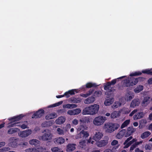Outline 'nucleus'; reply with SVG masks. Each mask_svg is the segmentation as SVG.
Masks as SVG:
<instances>
[{
  "instance_id": "nucleus-51",
  "label": "nucleus",
  "mask_w": 152,
  "mask_h": 152,
  "mask_svg": "<svg viewBox=\"0 0 152 152\" xmlns=\"http://www.w3.org/2000/svg\"><path fill=\"white\" fill-rule=\"evenodd\" d=\"M118 141L116 140H113L111 143V145H112L114 146L116 145H118Z\"/></svg>"
},
{
  "instance_id": "nucleus-64",
  "label": "nucleus",
  "mask_w": 152,
  "mask_h": 152,
  "mask_svg": "<svg viewBox=\"0 0 152 152\" xmlns=\"http://www.w3.org/2000/svg\"><path fill=\"white\" fill-rule=\"evenodd\" d=\"M42 150H43V148L41 147H39L37 148V149H36V152H41Z\"/></svg>"
},
{
  "instance_id": "nucleus-43",
  "label": "nucleus",
  "mask_w": 152,
  "mask_h": 152,
  "mask_svg": "<svg viewBox=\"0 0 152 152\" xmlns=\"http://www.w3.org/2000/svg\"><path fill=\"white\" fill-rule=\"evenodd\" d=\"M102 92L100 91H95L93 94V96L95 97H99L102 95Z\"/></svg>"
},
{
  "instance_id": "nucleus-3",
  "label": "nucleus",
  "mask_w": 152,
  "mask_h": 152,
  "mask_svg": "<svg viewBox=\"0 0 152 152\" xmlns=\"http://www.w3.org/2000/svg\"><path fill=\"white\" fill-rule=\"evenodd\" d=\"M44 134L40 136V137L43 141H47L50 140L52 138L53 134L51 133V131L49 129H45L43 132Z\"/></svg>"
},
{
  "instance_id": "nucleus-60",
  "label": "nucleus",
  "mask_w": 152,
  "mask_h": 152,
  "mask_svg": "<svg viewBox=\"0 0 152 152\" xmlns=\"http://www.w3.org/2000/svg\"><path fill=\"white\" fill-rule=\"evenodd\" d=\"M2 148L4 152L8 151L10 149V148L8 147H4Z\"/></svg>"
},
{
  "instance_id": "nucleus-5",
  "label": "nucleus",
  "mask_w": 152,
  "mask_h": 152,
  "mask_svg": "<svg viewBox=\"0 0 152 152\" xmlns=\"http://www.w3.org/2000/svg\"><path fill=\"white\" fill-rule=\"evenodd\" d=\"M79 121L80 125L78 126L77 130L78 131H82L87 130L88 126L86 121L80 119Z\"/></svg>"
},
{
  "instance_id": "nucleus-57",
  "label": "nucleus",
  "mask_w": 152,
  "mask_h": 152,
  "mask_svg": "<svg viewBox=\"0 0 152 152\" xmlns=\"http://www.w3.org/2000/svg\"><path fill=\"white\" fill-rule=\"evenodd\" d=\"M145 148L146 150H150L151 149V147L150 145L148 144H146L145 146Z\"/></svg>"
},
{
  "instance_id": "nucleus-32",
  "label": "nucleus",
  "mask_w": 152,
  "mask_h": 152,
  "mask_svg": "<svg viewBox=\"0 0 152 152\" xmlns=\"http://www.w3.org/2000/svg\"><path fill=\"white\" fill-rule=\"evenodd\" d=\"M151 134V133L149 131H146L142 133L140 137L142 139L147 137Z\"/></svg>"
},
{
  "instance_id": "nucleus-44",
  "label": "nucleus",
  "mask_w": 152,
  "mask_h": 152,
  "mask_svg": "<svg viewBox=\"0 0 152 152\" xmlns=\"http://www.w3.org/2000/svg\"><path fill=\"white\" fill-rule=\"evenodd\" d=\"M118 113L117 111H114L111 114V118H115L118 116Z\"/></svg>"
},
{
  "instance_id": "nucleus-49",
  "label": "nucleus",
  "mask_w": 152,
  "mask_h": 152,
  "mask_svg": "<svg viewBox=\"0 0 152 152\" xmlns=\"http://www.w3.org/2000/svg\"><path fill=\"white\" fill-rule=\"evenodd\" d=\"M133 98V96L129 94L126 97V99L127 101H130Z\"/></svg>"
},
{
  "instance_id": "nucleus-58",
  "label": "nucleus",
  "mask_w": 152,
  "mask_h": 152,
  "mask_svg": "<svg viewBox=\"0 0 152 152\" xmlns=\"http://www.w3.org/2000/svg\"><path fill=\"white\" fill-rule=\"evenodd\" d=\"M137 145L135 143L133 144L132 145L130 148V150L132 151L134 150V148H135L136 147Z\"/></svg>"
},
{
  "instance_id": "nucleus-63",
  "label": "nucleus",
  "mask_w": 152,
  "mask_h": 152,
  "mask_svg": "<svg viewBox=\"0 0 152 152\" xmlns=\"http://www.w3.org/2000/svg\"><path fill=\"white\" fill-rule=\"evenodd\" d=\"M80 96L84 98L87 97L88 96L87 93L86 94H80Z\"/></svg>"
},
{
  "instance_id": "nucleus-53",
  "label": "nucleus",
  "mask_w": 152,
  "mask_h": 152,
  "mask_svg": "<svg viewBox=\"0 0 152 152\" xmlns=\"http://www.w3.org/2000/svg\"><path fill=\"white\" fill-rule=\"evenodd\" d=\"M94 89H90L87 92V93L88 95V96H90V95H91L92 93L94 91Z\"/></svg>"
},
{
  "instance_id": "nucleus-1",
  "label": "nucleus",
  "mask_w": 152,
  "mask_h": 152,
  "mask_svg": "<svg viewBox=\"0 0 152 152\" xmlns=\"http://www.w3.org/2000/svg\"><path fill=\"white\" fill-rule=\"evenodd\" d=\"M99 105L95 104L85 107L83 110V115H94L98 112Z\"/></svg>"
},
{
  "instance_id": "nucleus-24",
  "label": "nucleus",
  "mask_w": 152,
  "mask_h": 152,
  "mask_svg": "<svg viewBox=\"0 0 152 152\" xmlns=\"http://www.w3.org/2000/svg\"><path fill=\"white\" fill-rule=\"evenodd\" d=\"M123 85L124 86L126 87H130L131 86H132L129 78H128L127 79H126L124 80L123 83Z\"/></svg>"
},
{
  "instance_id": "nucleus-9",
  "label": "nucleus",
  "mask_w": 152,
  "mask_h": 152,
  "mask_svg": "<svg viewBox=\"0 0 152 152\" xmlns=\"http://www.w3.org/2000/svg\"><path fill=\"white\" fill-rule=\"evenodd\" d=\"M31 132L32 131L31 130H27L21 132L19 135L22 137H26L31 134Z\"/></svg>"
},
{
  "instance_id": "nucleus-33",
  "label": "nucleus",
  "mask_w": 152,
  "mask_h": 152,
  "mask_svg": "<svg viewBox=\"0 0 152 152\" xmlns=\"http://www.w3.org/2000/svg\"><path fill=\"white\" fill-rule=\"evenodd\" d=\"M143 89V86L142 85H139L134 89V91L135 93H139Z\"/></svg>"
},
{
  "instance_id": "nucleus-23",
  "label": "nucleus",
  "mask_w": 152,
  "mask_h": 152,
  "mask_svg": "<svg viewBox=\"0 0 152 152\" xmlns=\"http://www.w3.org/2000/svg\"><path fill=\"white\" fill-rule=\"evenodd\" d=\"M143 117V113L142 112H138L136 113L134 116L133 119L134 120L140 119Z\"/></svg>"
},
{
  "instance_id": "nucleus-18",
  "label": "nucleus",
  "mask_w": 152,
  "mask_h": 152,
  "mask_svg": "<svg viewBox=\"0 0 152 152\" xmlns=\"http://www.w3.org/2000/svg\"><path fill=\"white\" fill-rule=\"evenodd\" d=\"M29 143L31 145H34L36 146H38L40 145L39 141L35 139L30 140Z\"/></svg>"
},
{
  "instance_id": "nucleus-19",
  "label": "nucleus",
  "mask_w": 152,
  "mask_h": 152,
  "mask_svg": "<svg viewBox=\"0 0 152 152\" xmlns=\"http://www.w3.org/2000/svg\"><path fill=\"white\" fill-rule=\"evenodd\" d=\"M57 117V115L55 113H52L50 114L47 115L45 117V118L46 120H49L51 119L56 118Z\"/></svg>"
},
{
  "instance_id": "nucleus-14",
  "label": "nucleus",
  "mask_w": 152,
  "mask_h": 152,
  "mask_svg": "<svg viewBox=\"0 0 152 152\" xmlns=\"http://www.w3.org/2000/svg\"><path fill=\"white\" fill-rule=\"evenodd\" d=\"M65 139L62 137H57L54 139V142L57 144H61L65 142Z\"/></svg>"
},
{
  "instance_id": "nucleus-54",
  "label": "nucleus",
  "mask_w": 152,
  "mask_h": 152,
  "mask_svg": "<svg viewBox=\"0 0 152 152\" xmlns=\"http://www.w3.org/2000/svg\"><path fill=\"white\" fill-rule=\"evenodd\" d=\"M132 136H130L129 137L127 138L124 143V145H125V144L127 143V142H128L130 140L132 139Z\"/></svg>"
},
{
  "instance_id": "nucleus-48",
  "label": "nucleus",
  "mask_w": 152,
  "mask_h": 152,
  "mask_svg": "<svg viewBox=\"0 0 152 152\" xmlns=\"http://www.w3.org/2000/svg\"><path fill=\"white\" fill-rule=\"evenodd\" d=\"M20 124H19V126H18L20 127L23 129H25L26 128H27L28 127L27 125H26L24 124H20L21 123L20 122Z\"/></svg>"
},
{
  "instance_id": "nucleus-21",
  "label": "nucleus",
  "mask_w": 152,
  "mask_h": 152,
  "mask_svg": "<svg viewBox=\"0 0 152 152\" xmlns=\"http://www.w3.org/2000/svg\"><path fill=\"white\" fill-rule=\"evenodd\" d=\"M69 100L73 103H77L81 102L82 99L79 97H71L69 98Z\"/></svg>"
},
{
  "instance_id": "nucleus-6",
  "label": "nucleus",
  "mask_w": 152,
  "mask_h": 152,
  "mask_svg": "<svg viewBox=\"0 0 152 152\" xmlns=\"http://www.w3.org/2000/svg\"><path fill=\"white\" fill-rule=\"evenodd\" d=\"M45 113L44 110L42 109H40L34 113L32 115V118H38L43 116Z\"/></svg>"
},
{
  "instance_id": "nucleus-61",
  "label": "nucleus",
  "mask_w": 152,
  "mask_h": 152,
  "mask_svg": "<svg viewBox=\"0 0 152 152\" xmlns=\"http://www.w3.org/2000/svg\"><path fill=\"white\" fill-rule=\"evenodd\" d=\"M137 109L134 110L129 114V116H132L134 113L137 112Z\"/></svg>"
},
{
  "instance_id": "nucleus-36",
  "label": "nucleus",
  "mask_w": 152,
  "mask_h": 152,
  "mask_svg": "<svg viewBox=\"0 0 152 152\" xmlns=\"http://www.w3.org/2000/svg\"><path fill=\"white\" fill-rule=\"evenodd\" d=\"M77 105L74 104H68L65 105H64L63 107L64 108H74L77 107Z\"/></svg>"
},
{
  "instance_id": "nucleus-39",
  "label": "nucleus",
  "mask_w": 152,
  "mask_h": 152,
  "mask_svg": "<svg viewBox=\"0 0 152 152\" xmlns=\"http://www.w3.org/2000/svg\"><path fill=\"white\" fill-rule=\"evenodd\" d=\"M63 102L62 101H60L55 104H53L50 105L48 107H56L58 106L61 104Z\"/></svg>"
},
{
  "instance_id": "nucleus-56",
  "label": "nucleus",
  "mask_w": 152,
  "mask_h": 152,
  "mask_svg": "<svg viewBox=\"0 0 152 152\" xmlns=\"http://www.w3.org/2000/svg\"><path fill=\"white\" fill-rule=\"evenodd\" d=\"M67 113L68 114L70 115H75L74 110H69Z\"/></svg>"
},
{
  "instance_id": "nucleus-20",
  "label": "nucleus",
  "mask_w": 152,
  "mask_h": 152,
  "mask_svg": "<svg viewBox=\"0 0 152 152\" xmlns=\"http://www.w3.org/2000/svg\"><path fill=\"white\" fill-rule=\"evenodd\" d=\"M126 130L125 129H123L120 131L116 135V137L118 139L121 138L124 136H125Z\"/></svg>"
},
{
  "instance_id": "nucleus-45",
  "label": "nucleus",
  "mask_w": 152,
  "mask_h": 152,
  "mask_svg": "<svg viewBox=\"0 0 152 152\" xmlns=\"http://www.w3.org/2000/svg\"><path fill=\"white\" fill-rule=\"evenodd\" d=\"M70 95H74L75 93H77L78 92V90L76 89H72L68 91Z\"/></svg>"
},
{
  "instance_id": "nucleus-13",
  "label": "nucleus",
  "mask_w": 152,
  "mask_h": 152,
  "mask_svg": "<svg viewBox=\"0 0 152 152\" xmlns=\"http://www.w3.org/2000/svg\"><path fill=\"white\" fill-rule=\"evenodd\" d=\"M108 141L107 140H100L96 142V145L99 147H102L106 145L108 143Z\"/></svg>"
},
{
  "instance_id": "nucleus-46",
  "label": "nucleus",
  "mask_w": 152,
  "mask_h": 152,
  "mask_svg": "<svg viewBox=\"0 0 152 152\" xmlns=\"http://www.w3.org/2000/svg\"><path fill=\"white\" fill-rule=\"evenodd\" d=\"M25 151L26 152H36V149L30 148L26 149Z\"/></svg>"
},
{
  "instance_id": "nucleus-34",
  "label": "nucleus",
  "mask_w": 152,
  "mask_h": 152,
  "mask_svg": "<svg viewBox=\"0 0 152 152\" xmlns=\"http://www.w3.org/2000/svg\"><path fill=\"white\" fill-rule=\"evenodd\" d=\"M137 140L136 139H133L131 141L128 142H127L125 145L124 147V148H128L132 144L134 143V142H136Z\"/></svg>"
},
{
  "instance_id": "nucleus-26",
  "label": "nucleus",
  "mask_w": 152,
  "mask_h": 152,
  "mask_svg": "<svg viewBox=\"0 0 152 152\" xmlns=\"http://www.w3.org/2000/svg\"><path fill=\"white\" fill-rule=\"evenodd\" d=\"M114 101V99L111 98L106 99L104 103V105L106 106H109L111 105Z\"/></svg>"
},
{
  "instance_id": "nucleus-50",
  "label": "nucleus",
  "mask_w": 152,
  "mask_h": 152,
  "mask_svg": "<svg viewBox=\"0 0 152 152\" xmlns=\"http://www.w3.org/2000/svg\"><path fill=\"white\" fill-rule=\"evenodd\" d=\"M57 131L58 134H64V132L63 130L60 128H58L57 129Z\"/></svg>"
},
{
  "instance_id": "nucleus-41",
  "label": "nucleus",
  "mask_w": 152,
  "mask_h": 152,
  "mask_svg": "<svg viewBox=\"0 0 152 152\" xmlns=\"http://www.w3.org/2000/svg\"><path fill=\"white\" fill-rule=\"evenodd\" d=\"M142 74V72L140 71L135 72L131 73L129 76L131 77L135 76L140 75Z\"/></svg>"
},
{
  "instance_id": "nucleus-22",
  "label": "nucleus",
  "mask_w": 152,
  "mask_h": 152,
  "mask_svg": "<svg viewBox=\"0 0 152 152\" xmlns=\"http://www.w3.org/2000/svg\"><path fill=\"white\" fill-rule=\"evenodd\" d=\"M83 135V136L84 137H87L89 135V134L88 132L85 131H81L79 134L77 135V137L81 138V135Z\"/></svg>"
},
{
  "instance_id": "nucleus-4",
  "label": "nucleus",
  "mask_w": 152,
  "mask_h": 152,
  "mask_svg": "<svg viewBox=\"0 0 152 152\" xmlns=\"http://www.w3.org/2000/svg\"><path fill=\"white\" fill-rule=\"evenodd\" d=\"M106 119V118L105 117L99 116L94 118L93 123L96 126H100L103 124Z\"/></svg>"
},
{
  "instance_id": "nucleus-42",
  "label": "nucleus",
  "mask_w": 152,
  "mask_h": 152,
  "mask_svg": "<svg viewBox=\"0 0 152 152\" xmlns=\"http://www.w3.org/2000/svg\"><path fill=\"white\" fill-rule=\"evenodd\" d=\"M121 105V103L119 102L116 101L115 102L114 104L112 106V107L115 109L117 108L120 106Z\"/></svg>"
},
{
  "instance_id": "nucleus-55",
  "label": "nucleus",
  "mask_w": 152,
  "mask_h": 152,
  "mask_svg": "<svg viewBox=\"0 0 152 152\" xmlns=\"http://www.w3.org/2000/svg\"><path fill=\"white\" fill-rule=\"evenodd\" d=\"M78 123V121L76 119H74L72 121V124L75 125H77Z\"/></svg>"
},
{
  "instance_id": "nucleus-15",
  "label": "nucleus",
  "mask_w": 152,
  "mask_h": 152,
  "mask_svg": "<svg viewBox=\"0 0 152 152\" xmlns=\"http://www.w3.org/2000/svg\"><path fill=\"white\" fill-rule=\"evenodd\" d=\"M103 136V134L100 132H96L93 136V139L97 141L100 140Z\"/></svg>"
},
{
  "instance_id": "nucleus-2",
  "label": "nucleus",
  "mask_w": 152,
  "mask_h": 152,
  "mask_svg": "<svg viewBox=\"0 0 152 152\" xmlns=\"http://www.w3.org/2000/svg\"><path fill=\"white\" fill-rule=\"evenodd\" d=\"M119 127L120 125L118 124L113 123H107L104 124V126L105 132L108 133L113 132Z\"/></svg>"
},
{
  "instance_id": "nucleus-38",
  "label": "nucleus",
  "mask_w": 152,
  "mask_h": 152,
  "mask_svg": "<svg viewBox=\"0 0 152 152\" xmlns=\"http://www.w3.org/2000/svg\"><path fill=\"white\" fill-rule=\"evenodd\" d=\"M97 86L95 83L91 82L88 83L86 85V88H90L94 87H96Z\"/></svg>"
},
{
  "instance_id": "nucleus-8",
  "label": "nucleus",
  "mask_w": 152,
  "mask_h": 152,
  "mask_svg": "<svg viewBox=\"0 0 152 152\" xmlns=\"http://www.w3.org/2000/svg\"><path fill=\"white\" fill-rule=\"evenodd\" d=\"M140 103V102L139 99H134L130 104V107L131 108H135L137 106H138Z\"/></svg>"
},
{
  "instance_id": "nucleus-27",
  "label": "nucleus",
  "mask_w": 152,
  "mask_h": 152,
  "mask_svg": "<svg viewBox=\"0 0 152 152\" xmlns=\"http://www.w3.org/2000/svg\"><path fill=\"white\" fill-rule=\"evenodd\" d=\"M11 122L9 123L8 124V126H7V127L8 128H11L12 127H13L15 126H19V124H20V122H17V123H13L14 122H13V121H10Z\"/></svg>"
},
{
  "instance_id": "nucleus-47",
  "label": "nucleus",
  "mask_w": 152,
  "mask_h": 152,
  "mask_svg": "<svg viewBox=\"0 0 152 152\" xmlns=\"http://www.w3.org/2000/svg\"><path fill=\"white\" fill-rule=\"evenodd\" d=\"M74 115H77L80 113L81 112V110L79 108L73 110Z\"/></svg>"
},
{
  "instance_id": "nucleus-29",
  "label": "nucleus",
  "mask_w": 152,
  "mask_h": 152,
  "mask_svg": "<svg viewBox=\"0 0 152 152\" xmlns=\"http://www.w3.org/2000/svg\"><path fill=\"white\" fill-rule=\"evenodd\" d=\"M151 99H152L150 98V97L149 96H145L142 102V103L148 104L150 103V101Z\"/></svg>"
},
{
  "instance_id": "nucleus-31",
  "label": "nucleus",
  "mask_w": 152,
  "mask_h": 152,
  "mask_svg": "<svg viewBox=\"0 0 152 152\" xmlns=\"http://www.w3.org/2000/svg\"><path fill=\"white\" fill-rule=\"evenodd\" d=\"M20 130V129L17 128L10 129L7 131V133L9 134H12L15 133Z\"/></svg>"
},
{
  "instance_id": "nucleus-11",
  "label": "nucleus",
  "mask_w": 152,
  "mask_h": 152,
  "mask_svg": "<svg viewBox=\"0 0 152 152\" xmlns=\"http://www.w3.org/2000/svg\"><path fill=\"white\" fill-rule=\"evenodd\" d=\"M24 115L22 114H20L17 116H14L12 117L8 118L9 121H13V122H15L20 120L22 118Z\"/></svg>"
},
{
  "instance_id": "nucleus-40",
  "label": "nucleus",
  "mask_w": 152,
  "mask_h": 152,
  "mask_svg": "<svg viewBox=\"0 0 152 152\" xmlns=\"http://www.w3.org/2000/svg\"><path fill=\"white\" fill-rule=\"evenodd\" d=\"M130 122V120H127L124 121L121 126V128L122 129L126 126L129 124Z\"/></svg>"
},
{
  "instance_id": "nucleus-28",
  "label": "nucleus",
  "mask_w": 152,
  "mask_h": 152,
  "mask_svg": "<svg viewBox=\"0 0 152 152\" xmlns=\"http://www.w3.org/2000/svg\"><path fill=\"white\" fill-rule=\"evenodd\" d=\"M111 85L110 82H107L106 84L104 85V90L108 91L110 92L112 91V88H111Z\"/></svg>"
},
{
  "instance_id": "nucleus-25",
  "label": "nucleus",
  "mask_w": 152,
  "mask_h": 152,
  "mask_svg": "<svg viewBox=\"0 0 152 152\" xmlns=\"http://www.w3.org/2000/svg\"><path fill=\"white\" fill-rule=\"evenodd\" d=\"M65 121V119L63 117H59L58 119H56V122L57 124H61L63 123Z\"/></svg>"
},
{
  "instance_id": "nucleus-7",
  "label": "nucleus",
  "mask_w": 152,
  "mask_h": 152,
  "mask_svg": "<svg viewBox=\"0 0 152 152\" xmlns=\"http://www.w3.org/2000/svg\"><path fill=\"white\" fill-rule=\"evenodd\" d=\"M135 131V129L132 126L128 128L125 134V137H127L131 135Z\"/></svg>"
},
{
  "instance_id": "nucleus-10",
  "label": "nucleus",
  "mask_w": 152,
  "mask_h": 152,
  "mask_svg": "<svg viewBox=\"0 0 152 152\" xmlns=\"http://www.w3.org/2000/svg\"><path fill=\"white\" fill-rule=\"evenodd\" d=\"M11 142L10 143V145L12 148L16 147L18 145V140L14 137H12L10 139Z\"/></svg>"
},
{
  "instance_id": "nucleus-35",
  "label": "nucleus",
  "mask_w": 152,
  "mask_h": 152,
  "mask_svg": "<svg viewBox=\"0 0 152 152\" xmlns=\"http://www.w3.org/2000/svg\"><path fill=\"white\" fill-rule=\"evenodd\" d=\"M151 70H152V68L150 69H147L142 70L141 72L142 73H143L148 75H152V71Z\"/></svg>"
},
{
  "instance_id": "nucleus-12",
  "label": "nucleus",
  "mask_w": 152,
  "mask_h": 152,
  "mask_svg": "<svg viewBox=\"0 0 152 152\" xmlns=\"http://www.w3.org/2000/svg\"><path fill=\"white\" fill-rule=\"evenodd\" d=\"M75 144H69L66 146V151L68 152L72 151L75 149Z\"/></svg>"
},
{
  "instance_id": "nucleus-17",
  "label": "nucleus",
  "mask_w": 152,
  "mask_h": 152,
  "mask_svg": "<svg viewBox=\"0 0 152 152\" xmlns=\"http://www.w3.org/2000/svg\"><path fill=\"white\" fill-rule=\"evenodd\" d=\"M53 124V121L50 120L43 122L41 126L43 127H47L52 126Z\"/></svg>"
},
{
  "instance_id": "nucleus-16",
  "label": "nucleus",
  "mask_w": 152,
  "mask_h": 152,
  "mask_svg": "<svg viewBox=\"0 0 152 152\" xmlns=\"http://www.w3.org/2000/svg\"><path fill=\"white\" fill-rule=\"evenodd\" d=\"M95 100V98L92 96L85 99L84 101V103L86 104H89L93 102Z\"/></svg>"
},
{
  "instance_id": "nucleus-59",
  "label": "nucleus",
  "mask_w": 152,
  "mask_h": 152,
  "mask_svg": "<svg viewBox=\"0 0 152 152\" xmlns=\"http://www.w3.org/2000/svg\"><path fill=\"white\" fill-rule=\"evenodd\" d=\"M70 95L69 94L68 91L65 92L64 94V96H66L67 98H68L70 96Z\"/></svg>"
},
{
  "instance_id": "nucleus-30",
  "label": "nucleus",
  "mask_w": 152,
  "mask_h": 152,
  "mask_svg": "<svg viewBox=\"0 0 152 152\" xmlns=\"http://www.w3.org/2000/svg\"><path fill=\"white\" fill-rule=\"evenodd\" d=\"M139 78H134L133 77L129 78L132 86L136 85L138 82Z\"/></svg>"
},
{
  "instance_id": "nucleus-37",
  "label": "nucleus",
  "mask_w": 152,
  "mask_h": 152,
  "mask_svg": "<svg viewBox=\"0 0 152 152\" xmlns=\"http://www.w3.org/2000/svg\"><path fill=\"white\" fill-rule=\"evenodd\" d=\"M125 77V76H123L121 77H118L117 78V79H115L113 80H111V81L108 82L110 83V84L111 85H114L116 83L117 81V80H118L119 79H122L124 77Z\"/></svg>"
},
{
  "instance_id": "nucleus-52",
  "label": "nucleus",
  "mask_w": 152,
  "mask_h": 152,
  "mask_svg": "<svg viewBox=\"0 0 152 152\" xmlns=\"http://www.w3.org/2000/svg\"><path fill=\"white\" fill-rule=\"evenodd\" d=\"M59 150L58 147H54L51 148V150L53 152H56L58 151Z\"/></svg>"
},
{
  "instance_id": "nucleus-62",
  "label": "nucleus",
  "mask_w": 152,
  "mask_h": 152,
  "mask_svg": "<svg viewBox=\"0 0 152 152\" xmlns=\"http://www.w3.org/2000/svg\"><path fill=\"white\" fill-rule=\"evenodd\" d=\"M131 110L128 108H126L124 110V113L126 114H128L129 113Z\"/></svg>"
}]
</instances>
